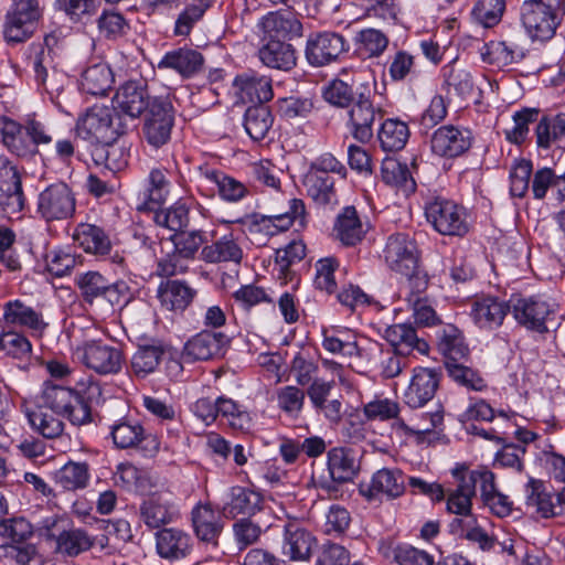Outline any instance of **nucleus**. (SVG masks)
I'll return each mask as SVG.
<instances>
[{
    "label": "nucleus",
    "mask_w": 565,
    "mask_h": 565,
    "mask_svg": "<svg viewBox=\"0 0 565 565\" xmlns=\"http://www.w3.org/2000/svg\"><path fill=\"white\" fill-rule=\"evenodd\" d=\"M139 511L142 522L149 529H159L179 518V509L169 492L149 495L141 503Z\"/></svg>",
    "instance_id": "obj_22"
},
{
    "label": "nucleus",
    "mask_w": 565,
    "mask_h": 565,
    "mask_svg": "<svg viewBox=\"0 0 565 565\" xmlns=\"http://www.w3.org/2000/svg\"><path fill=\"white\" fill-rule=\"evenodd\" d=\"M126 125L113 108L106 106H93L81 117L75 126L76 136L92 142L103 143L97 150L99 158H104L109 169H120L126 160H118L117 154H122L119 147L113 142L126 132Z\"/></svg>",
    "instance_id": "obj_1"
},
{
    "label": "nucleus",
    "mask_w": 565,
    "mask_h": 565,
    "mask_svg": "<svg viewBox=\"0 0 565 565\" xmlns=\"http://www.w3.org/2000/svg\"><path fill=\"white\" fill-rule=\"evenodd\" d=\"M201 178L216 186L221 200L237 203L250 194L249 188L242 181L212 168H201Z\"/></svg>",
    "instance_id": "obj_30"
},
{
    "label": "nucleus",
    "mask_w": 565,
    "mask_h": 565,
    "mask_svg": "<svg viewBox=\"0 0 565 565\" xmlns=\"http://www.w3.org/2000/svg\"><path fill=\"white\" fill-rule=\"evenodd\" d=\"M441 74L448 93L454 90L460 97H467L473 93V76L462 64L452 61L441 68Z\"/></svg>",
    "instance_id": "obj_50"
},
{
    "label": "nucleus",
    "mask_w": 565,
    "mask_h": 565,
    "mask_svg": "<svg viewBox=\"0 0 565 565\" xmlns=\"http://www.w3.org/2000/svg\"><path fill=\"white\" fill-rule=\"evenodd\" d=\"M371 96L370 85H362L356 100L348 111L347 128L351 136L361 143H366L373 138L374 122L383 118L382 107L374 105Z\"/></svg>",
    "instance_id": "obj_7"
},
{
    "label": "nucleus",
    "mask_w": 565,
    "mask_h": 565,
    "mask_svg": "<svg viewBox=\"0 0 565 565\" xmlns=\"http://www.w3.org/2000/svg\"><path fill=\"white\" fill-rule=\"evenodd\" d=\"M362 85H350L342 79H333L323 90L324 99L337 107L345 108L351 106L358 98V93L362 89Z\"/></svg>",
    "instance_id": "obj_56"
},
{
    "label": "nucleus",
    "mask_w": 565,
    "mask_h": 565,
    "mask_svg": "<svg viewBox=\"0 0 565 565\" xmlns=\"http://www.w3.org/2000/svg\"><path fill=\"white\" fill-rule=\"evenodd\" d=\"M504 9V0H478L472 9V17L483 26L491 28L501 21Z\"/></svg>",
    "instance_id": "obj_61"
},
{
    "label": "nucleus",
    "mask_w": 565,
    "mask_h": 565,
    "mask_svg": "<svg viewBox=\"0 0 565 565\" xmlns=\"http://www.w3.org/2000/svg\"><path fill=\"white\" fill-rule=\"evenodd\" d=\"M55 8L73 22H85L97 11L96 0H55Z\"/></svg>",
    "instance_id": "obj_63"
},
{
    "label": "nucleus",
    "mask_w": 565,
    "mask_h": 565,
    "mask_svg": "<svg viewBox=\"0 0 565 565\" xmlns=\"http://www.w3.org/2000/svg\"><path fill=\"white\" fill-rule=\"evenodd\" d=\"M305 203L302 200L289 201V211L282 214L265 215L262 213L246 214L232 223L242 225L257 242L265 244L269 237L289 230L297 218L302 222L305 216Z\"/></svg>",
    "instance_id": "obj_4"
},
{
    "label": "nucleus",
    "mask_w": 565,
    "mask_h": 565,
    "mask_svg": "<svg viewBox=\"0 0 565 565\" xmlns=\"http://www.w3.org/2000/svg\"><path fill=\"white\" fill-rule=\"evenodd\" d=\"M452 535L478 544L482 551H490L494 546V540L478 523L476 516L452 519L449 523Z\"/></svg>",
    "instance_id": "obj_46"
},
{
    "label": "nucleus",
    "mask_w": 565,
    "mask_h": 565,
    "mask_svg": "<svg viewBox=\"0 0 565 565\" xmlns=\"http://www.w3.org/2000/svg\"><path fill=\"white\" fill-rule=\"evenodd\" d=\"M174 124L173 106L168 97H153L143 124V135L149 145L160 148L170 140Z\"/></svg>",
    "instance_id": "obj_12"
},
{
    "label": "nucleus",
    "mask_w": 565,
    "mask_h": 565,
    "mask_svg": "<svg viewBox=\"0 0 565 565\" xmlns=\"http://www.w3.org/2000/svg\"><path fill=\"white\" fill-rule=\"evenodd\" d=\"M327 458L328 471L334 482L344 483L353 480L360 469L359 461L351 448H331Z\"/></svg>",
    "instance_id": "obj_35"
},
{
    "label": "nucleus",
    "mask_w": 565,
    "mask_h": 565,
    "mask_svg": "<svg viewBox=\"0 0 565 565\" xmlns=\"http://www.w3.org/2000/svg\"><path fill=\"white\" fill-rule=\"evenodd\" d=\"M424 211L427 222L440 235L462 237L469 232L466 209L451 200L429 198L425 201Z\"/></svg>",
    "instance_id": "obj_5"
},
{
    "label": "nucleus",
    "mask_w": 565,
    "mask_h": 565,
    "mask_svg": "<svg viewBox=\"0 0 565 565\" xmlns=\"http://www.w3.org/2000/svg\"><path fill=\"white\" fill-rule=\"evenodd\" d=\"M198 291L185 280L166 279L157 289V298L164 309L183 312L194 300Z\"/></svg>",
    "instance_id": "obj_26"
},
{
    "label": "nucleus",
    "mask_w": 565,
    "mask_h": 565,
    "mask_svg": "<svg viewBox=\"0 0 565 565\" xmlns=\"http://www.w3.org/2000/svg\"><path fill=\"white\" fill-rule=\"evenodd\" d=\"M303 186L308 196L319 206H334L339 202L334 177L307 172Z\"/></svg>",
    "instance_id": "obj_43"
},
{
    "label": "nucleus",
    "mask_w": 565,
    "mask_h": 565,
    "mask_svg": "<svg viewBox=\"0 0 565 565\" xmlns=\"http://www.w3.org/2000/svg\"><path fill=\"white\" fill-rule=\"evenodd\" d=\"M510 307L520 326L537 333L548 332L547 323L553 320L554 311L547 301L535 297H512Z\"/></svg>",
    "instance_id": "obj_11"
},
{
    "label": "nucleus",
    "mask_w": 565,
    "mask_h": 565,
    "mask_svg": "<svg viewBox=\"0 0 565 565\" xmlns=\"http://www.w3.org/2000/svg\"><path fill=\"white\" fill-rule=\"evenodd\" d=\"M218 416L225 418L231 427L238 430L248 429L250 416L233 399L218 397Z\"/></svg>",
    "instance_id": "obj_64"
},
{
    "label": "nucleus",
    "mask_w": 565,
    "mask_h": 565,
    "mask_svg": "<svg viewBox=\"0 0 565 565\" xmlns=\"http://www.w3.org/2000/svg\"><path fill=\"white\" fill-rule=\"evenodd\" d=\"M163 354L164 348L160 343L139 345L130 361L131 372L138 379L147 377L157 370Z\"/></svg>",
    "instance_id": "obj_49"
},
{
    "label": "nucleus",
    "mask_w": 565,
    "mask_h": 565,
    "mask_svg": "<svg viewBox=\"0 0 565 565\" xmlns=\"http://www.w3.org/2000/svg\"><path fill=\"white\" fill-rule=\"evenodd\" d=\"M41 398V405L66 417L73 425L81 426L92 420L90 409L79 402L72 388L45 384Z\"/></svg>",
    "instance_id": "obj_9"
},
{
    "label": "nucleus",
    "mask_w": 565,
    "mask_h": 565,
    "mask_svg": "<svg viewBox=\"0 0 565 565\" xmlns=\"http://www.w3.org/2000/svg\"><path fill=\"white\" fill-rule=\"evenodd\" d=\"M454 477L458 480L457 488L447 497L446 509L456 514L455 519L475 516L471 513L473 494V481L465 479L459 469L454 470Z\"/></svg>",
    "instance_id": "obj_41"
},
{
    "label": "nucleus",
    "mask_w": 565,
    "mask_h": 565,
    "mask_svg": "<svg viewBox=\"0 0 565 565\" xmlns=\"http://www.w3.org/2000/svg\"><path fill=\"white\" fill-rule=\"evenodd\" d=\"M3 320L7 324L26 327L39 331L45 328L41 313L20 299L9 300L3 306Z\"/></svg>",
    "instance_id": "obj_44"
},
{
    "label": "nucleus",
    "mask_w": 565,
    "mask_h": 565,
    "mask_svg": "<svg viewBox=\"0 0 565 565\" xmlns=\"http://www.w3.org/2000/svg\"><path fill=\"white\" fill-rule=\"evenodd\" d=\"M75 284L83 300L90 306L106 305L108 310H113L114 307L125 305L129 300V286L125 281L110 282L98 271L78 274Z\"/></svg>",
    "instance_id": "obj_3"
},
{
    "label": "nucleus",
    "mask_w": 565,
    "mask_h": 565,
    "mask_svg": "<svg viewBox=\"0 0 565 565\" xmlns=\"http://www.w3.org/2000/svg\"><path fill=\"white\" fill-rule=\"evenodd\" d=\"M471 147V134L452 125L441 126L430 137L433 153L441 158H456Z\"/></svg>",
    "instance_id": "obj_21"
},
{
    "label": "nucleus",
    "mask_w": 565,
    "mask_h": 565,
    "mask_svg": "<svg viewBox=\"0 0 565 565\" xmlns=\"http://www.w3.org/2000/svg\"><path fill=\"white\" fill-rule=\"evenodd\" d=\"M438 350L444 355L445 362L465 360L469 355L463 334L454 324H446L439 331Z\"/></svg>",
    "instance_id": "obj_48"
},
{
    "label": "nucleus",
    "mask_w": 565,
    "mask_h": 565,
    "mask_svg": "<svg viewBox=\"0 0 565 565\" xmlns=\"http://www.w3.org/2000/svg\"><path fill=\"white\" fill-rule=\"evenodd\" d=\"M76 209L72 189L64 182L47 185L38 196L36 212L46 222L71 218Z\"/></svg>",
    "instance_id": "obj_10"
},
{
    "label": "nucleus",
    "mask_w": 565,
    "mask_h": 565,
    "mask_svg": "<svg viewBox=\"0 0 565 565\" xmlns=\"http://www.w3.org/2000/svg\"><path fill=\"white\" fill-rule=\"evenodd\" d=\"M74 241L86 252L97 256L108 255L111 242L104 228L88 223L78 224L73 234Z\"/></svg>",
    "instance_id": "obj_38"
},
{
    "label": "nucleus",
    "mask_w": 565,
    "mask_h": 565,
    "mask_svg": "<svg viewBox=\"0 0 565 565\" xmlns=\"http://www.w3.org/2000/svg\"><path fill=\"white\" fill-rule=\"evenodd\" d=\"M349 49L345 39L335 32L311 34L306 43V58L312 66H324Z\"/></svg>",
    "instance_id": "obj_15"
},
{
    "label": "nucleus",
    "mask_w": 565,
    "mask_h": 565,
    "mask_svg": "<svg viewBox=\"0 0 565 565\" xmlns=\"http://www.w3.org/2000/svg\"><path fill=\"white\" fill-rule=\"evenodd\" d=\"M89 465L85 461H67L54 473L56 486L66 491L85 489L90 479Z\"/></svg>",
    "instance_id": "obj_45"
},
{
    "label": "nucleus",
    "mask_w": 565,
    "mask_h": 565,
    "mask_svg": "<svg viewBox=\"0 0 565 565\" xmlns=\"http://www.w3.org/2000/svg\"><path fill=\"white\" fill-rule=\"evenodd\" d=\"M381 147L385 151L402 150L408 138V126L398 119H386L381 125L377 134Z\"/></svg>",
    "instance_id": "obj_53"
},
{
    "label": "nucleus",
    "mask_w": 565,
    "mask_h": 565,
    "mask_svg": "<svg viewBox=\"0 0 565 565\" xmlns=\"http://www.w3.org/2000/svg\"><path fill=\"white\" fill-rule=\"evenodd\" d=\"M109 436L117 449L142 450L146 456L152 457L160 449V441L156 435L148 434L142 424L135 419L121 418L110 426Z\"/></svg>",
    "instance_id": "obj_8"
},
{
    "label": "nucleus",
    "mask_w": 565,
    "mask_h": 565,
    "mask_svg": "<svg viewBox=\"0 0 565 565\" xmlns=\"http://www.w3.org/2000/svg\"><path fill=\"white\" fill-rule=\"evenodd\" d=\"M243 255V249L233 234H226L212 244L203 246L200 252V259L210 264L227 262L239 264Z\"/></svg>",
    "instance_id": "obj_36"
},
{
    "label": "nucleus",
    "mask_w": 565,
    "mask_h": 565,
    "mask_svg": "<svg viewBox=\"0 0 565 565\" xmlns=\"http://www.w3.org/2000/svg\"><path fill=\"white\" fill-rule=\"evenodd\" d=\"M536 142L541 148H550L553 142L565 136V114L543 117L535 129Z\"/></svg>",
    "instance_id": "obj_57"
},
{
    "label": "nucleus",
    "mask_w": 565,
    "mask_h": 565,
    "mask_svg": "<svg viewBox=\"0 0 565 565\" xmlns=\"http://www.w3.org/2000/svg\"><path fill=\"white\" fill-rule=\"evenodd\" d=\"M25 203L20 172L8 158L0 156V204L8 214L20 213Z\"/></svg>",
    "instance_id": "obj_20"
},
{
    "label": "nucleus",
    "mask_w": 565,
    "mask_h": 565,
    "mask_svg": "<svg viewBox=\"0 0 565 565\" xmlns=\"http://www.w3.org/2000/svg\"><path fill=\"white\" fill-rule=\"evenodd\" d=\"M262 40L274 39L291 41L303 35V25L297 14L290 11H271L257 23Z\"/></svg>",
    "instance_id": "obj_19"
},
{
    "label": "nucleus",
    "mask_w": 565,
    "mask_h": 565,
    "mask_svg": "<svg viewBox=\"0 0 565 565\" xmlns=\"http://www.w3.org/2000/svg\"><path fill=\"white\" fill-rule=\"evenodd\" d=\"M0 134L3 145L19 157L32 156V142L28 135L26 125L7 117H0Z\"/></svg>",
    "instance_id": "obj_37"
},
{
    "label": "nucleus",
    "mask_w": 565,
    "mask_h": 565,
    "mask_svg": "<svg viewBox=\"0 0 565 565\" xmlns=\"http://www.w3.org/2000/svg\"><path fill=\"white\" fill-rule=\"evenodd\" d=\"M232 89L242 104L260 105L274 96L271 78L252 70L237 74L233 79Z\"/></svg>",
    "instance_id": "obj_14"
},
{
    "label": "nucleus",
    "mask_w": 565,
    "mask_h": 565,
    "mask_svg": "<svg viewBox=\"0 0 565 565\" xmlns=\"http://www.w3.org/2000/svg\"><path fill=\"white\" fill-rule=\"evenodd\" d=\"M405 491L403 472L397 468H382L373 473L370 482L360 486L361 494L369 501L393 500Z\"/></svg>",
    "instance_id": "obj_18"
},
{
    "label": "nucleus",
    "mask_w": 565,
    "mask_h": 565,
    "mask_svg": "<svg viewBox=\"0 0 565 565\" xmlns=\"http://www.w3.org/2000/svg\"><path fill=\"white\" fill-rule=\"evenodd\" d=\"M526 505L543 518H552L564 512V499L561 493L551 492L536 480H531L526 488Z\"/></svg>",
    "instance_id": "obj_29"
},
{
    "label": "nucleus",
    "mask_w": 565,
    "mask_h": 565,
    "mask_svg": "<svg viewBox=\"0 0 565 565\" xmlns=\"http://www.w3.org/2000/svg\"><path fill=\"white\" fill-rule=\"evenodd\" d=\"M509 311L510 300L505 302L497 297L487 296L472 301L470 316L480 329L494 330L503 323Z\"/></svg>",
    "instance_id": "obj_25"
},
{
    "label": "nucleus",
    "mask_w": 565,
    "mask_h": 565,
    "mask_svg": "<svg viewBox=\"0 0 565 565\" xmlns=\"http://www.w3.org/2000/svg\"><path fill=\"white\" fill-rule=\"evenodd\" d=\"M82 362L100 375L117 374L124 364V353L118 347L102 340L87 341L79 349Z\"/></svg>",
    "instance_id": "obj_13"
},
{
    "label": "nucleus",
    "mask_w": 565,
    "mask_h": 565,
    "mask_svg": "<svg viewBox=\"0 0 565 565\" xmlns=\"http://www.w3.org/2000/svg\"><path fill=\"white\" fill-rule=\"evenodd\" d=\"M521 22L532 40L547 41L561 23L558 9L547 0H523Z\"/></svg>",
    "instance_id": "obj_6"
},
{
    "label": "nucleus",
    "mask_w": 565,
    "mask_h": 565,
    "mask_svg": "<svg viewBox=\"0 0 565 565\" xmlns=\"http://www.w3.org/2000/svg\"><path fill=\"white\" fill-rule=\"evenodd\" d=\"M440 382V373L435 369L415 367L408 387L404 393V402L411 408L426 405L435 396Z\"/></svg>",
    "instance_id": "obj_24"
},
{
    "label": "nucleus",
    "mask_w": 565,
    "mask_h": 565,
    "mask_svg": "<svg viewBox=\"0 0 565 565\" xmlns=\"http://www.w3.org/2000/svg\"><path fill=\"white\" fill-rule=\"evenodd\" d=\"M258 51L259 60L264 65L275 70L290 71L296 66V50L285 40L266 39Z\"/></svg>",
    "instance_id": "obj_34"
},
{
    "label": "nucleus",
    "mask_w": 565,
    "mask_h": 565,
    "mask_svg": "<svg viewBox=\"0 0 565 565\" xmlns=\"http://www.w3.org/2000/svg\"><path fill=\"white\" fill-rule=\"evenodd\" d=\"M33 525L23 516L2 519L0 521V536L13 545L23 544L32 537Z\"/></svg>",
    "instance_id": "obj_60"
},
{
    "label": "nucleus",
    "mask_w": 565,
    "mask_h": 565,
    "mask_svg": "<svg viewBox=\"0 0 565 565\" xmlns=\"http://www.w3.org/2000/svg\"><path fill=\"white\" fill-rule=\"evenodd\" d=\"M365 234L363 224L354 206H345L337 216L333 235L345 246H354Z\"/></svg>",
    "instance_id": "obj_39"
},
{
    "label": "nucleus",
    "mask_w": 565,
    "mask_h": 565,
    "mask_svg": "<svg viewBox=\"0 0 565 565\" xmlns=\"http://www.w3.org/2000/svg\"><path fill=\"white\" fill-rule=\"evenodd\" d=\"M152 99L147 85L139 81H128L122 84L113 98V109L116 114L138 118L145 110H150Z\"/></svg>",
    "instance_id": "obj_16"
},
{
    "label": "nucleus",
    "mask_w": 565,
    "mask_h": 565,
    "mask_svg": "<svg viewBox=\"0 0 565 565\" xmlns=\"http://www.w3.org/2000/svg\"><path fill=\"white\" fill-rule=\"evenodd\" d=\"M273 122L271 113L264 104L250 106L245 111L244 128L255 141L263 140L267 136Z\"/></svg>",
    "instance_id": "obj_52"
},
{
    "label": "nucleus",
    "mask_w": 565,
    "mask_h": 565,
    "mask_svg": "<svg viewBox=\"0 0 565 565\" xmlns=\"http://www.w3.org/2000/svg\"><path fill=\"white\" fill-rule=\"evenodd\" d=\"M381 178L391 186L402 190L404 193H413L416 183L411 175L406 163H402L395 158L386 157L381 164Z\"/></svg>",
    "instance_id": "obj_51"
},
{
    "label": "nucleus",
    "mask_w": 565,
    "mask_h": 565,
    "mask_svg": "<svg viewBox=\"0 0 565 565\" xmlns=\"http://www.w3.org/2000/svg\"><path fill=\"white\" fill-rule=\"evenodd\" d=\"M153 220L157 225L178 234L190 223L189 209L185 204L178 202L168 209L157 211Z\"/></svg>",
    "instance_id": "obj_59"
},
{
    "label": "nucleus",
    "mask_w": 565,
    "mask_h": 565,
    "mask_svg": "<svg viewBox=\"0 0 565 565\" xmlns=\"http://www.w3.org/2000/svg\"><path fill=\"white\" fill-rule=\"evenodd\" d=\"M168 171L164 169L156 168L149 173V185L146 190V198L149 203L162 204L168 199L171 192V182L167 177Z\"/></svg>",
    "instance_id": "obj_62"
},
{
    "label": "nucleus",
    "mask_w": 565,
    "mask_h": 565,
    "mask_svg": "<svg viewBox=\"0 0 565 565\" xmlns=\"http://www.w3.org/2000/svg\"><path fill=\"white\" fill-rule=\"evenodd\" d=\"M47 539L54 540V552L64 557H76L90 550L95 544V539L82 527H70L58 534L50 532Z\"/></svg>",
    "instance_id": "obj_31"
},
{
    "label": "nucleus",
    "mask_w": 565,
    "mask_h": 565,
    "mask_svg": "<svg viewBox=\"0 0 565 565\" xmlns=\"http://www.w3.org/2000/svg\"><path fill=\"white\" fill-rule=\"evenodd\" d=\"M383 253L387 267L407 279L413 294H423L427 289L428 276L419 265L416 242L408 234L391 235Z\"/></svg>",
    "instance_id": "obj_2"
},
{
    "label": "nucleus",
    "mask_w": 565,
    "mask_h": 565,
    "mask_svg": "<svg viewBox=\"0 0 565 565\" xmlns=\"http://www.w3.org/2000/svg\"><path fill=\"white\" fill-rule=\"evenodd\" d=\"M114 84V74L104 63L88 66L82 74L81 88L93 96H104Z\"/></svg>",
    "instance_id": "obj_47"
},
{
    "label": "nucleus",
    "mask_w": 565,
    "mask_h": 565,
    "mask_svg": "<svg viewBox=\"0 0 565 565\" xmlns=\"http://www.w3.org/2000/svg\"><path fill=\"white\" fill-rule=\"evenodd\" d=\"M203 63L204 57L199 51L181 47L166 53L158 63V68L173 70L182 77L189 78L201 71Z\"/></svg>",
    "instance_id": "obj_32"
},
{
    "label": "nucleus",
    "mask_w": 565,
    "mask_h": 565,
    "mask_svg": "<svg viewBox=\"0 0 565 565\" xmlns=\"http://www.w3.org/2000/svg\"><path fill=\"white\" fill-rule=\"evenodd\" d=\"M262 495L248 488L235 486L230 489L223 508L226 515L236 518L241 514L252 515L260 509Z\"/></svg>",
    "instance_id": "obj_40"
},
{
    "label": "nucleus",
    "mask_w": 565,
    "mask_h": 565,
    "mask_svg": "<svg viewBox=\"0 0 565 565\" xmlns=\"http://www.w3.org/2000/svg\"><path fill=\"white\" fill-rule=\"evenodd\" d=\"M25 416L32 429L44 438L53 439L63 434L64 423L60 418L61 415L43 405L28 408Z\"/></svg>",
    "instance_id": "obj_42"
},
{
    "label": "nucleus",
    "mask_w": 565,
    "mask_h": 565,
    "mask_svg": "<svg viewBox=\"0 0 565 565\" xmlns=\"http://www.w3.org/2000/svg\"><path fill=\"white\" fill-rule=\"evenodd\" d=\"M481 56L483 62L497 67H503L520 58L522 53L515 44H510L505 41H491L483 46Z\"/></svg>",
    "instance_id": "obj_54"
},
{
    "label": "nucleus",
    "mask_w": 565,
    "mask_h": 565,
    "mask_svg": "<svg viewBox=\"0 0 565 565\" xmlns=\"http://www.w3.org/2000/svg\"><path fill=\"white\" fill-rule=\"evenodd\" d=\"M315 542L307 530L296 523H288L284 532L282 554L290 561H306L311 555Z\"/></svg>",
    "instance_id": "obj_33"
},
{
    "label": "nucleus",
    "mask_w": 565,
    "mask_h": 565,
    "mask_svg": "<svg viewBox=\"0 0 565 565\" xmlns=\"http://www.w3.org/2000/svg\"><path fill=\"white\" fill-rule=\"evenodd\" d=\"M384 339L391 344L392 350L399 352L404 356L409 355L413 351L420 354L429 352V345L418 338L415 328L408 323H397L390 326L384 331Z\"/></svg>",
    "instance_id": "obj_28"
},
{
    "label": "nucleus",
    "mask_w": 565,
    "mask_h": 565,
    "mask_svg": "<svg viewBox=\"0 0 565 565\" xmlns=\"http://www.w3.org/2000/svg\"><path fill=\"white\" fill-rule=\"evenodd\" d=\"M206 233L201 230L181 231L173 236L174 250L183 259H194L199 249L207 244Z\"/></svg>",
    "instance_id": "obj_58"
},
{
    "label": "nucleus",
    "mask_w": 565,
    "mask_h": 565,
    "mask_svg": "<svg viewBox=\"0 0 565 565\" xmlns=\"http://www.w3.org/2000/svg\"><path fill=\"white\" fill-rule=\"evenodd\" d=\"M194 535L199 542L216 548L224 529V518L211 503L199 502L191 511Z\"/></svg>",
    "instance_id": "obj_17"
},
{
    "label": "nucleus",
    "mask_w": 565,
    "mask_h": 565,
    "mask_svg": "<svg viewBox=\"0 0 565 565\" xmlns=\"http://www.w3.org/2000/svg\"><path fill=\"white\" fill-rule=\"evenodd\" d=\"M228 338L223 332L201 331L190 338L183 348V356L189 361H206L220 358L228 345Z\"/></svg>",
    "instance_id": "obj_23"
},
{
    "label": "nucleus",
    "mask_w": 565,
    "mask_h": 565,
    "mask_svg": "<svg viewBox=\"0 0 565 565\" xmlns=\"http://www.w3.org/2000/svg\"><path fill=\"white\" fill-rule=\"evenodd\" d=\"M156 548L160 557L178 561L191 553L192 539L181 529L166 527L156 533Z\"/></svg>",
    "instance_id": "obj_27"
},
{
    "label": "nucleus",
    "mask_w": 565,
    "mask_h": 565,
    "mask_svg": "<svg viewBox=\"0 0 565 565\" xmlns=\"http://www.w3.org/2000/svg\"><path fill=\"white\" fill-rule=\"evenodd\" d=\"M455 360L445 362L447 375L458 385L471 391H482L487 385L479 372L470 366Z\"/></svg>",
    "instance_id": "obj_55"
}]
</instances>
